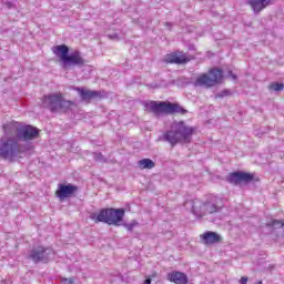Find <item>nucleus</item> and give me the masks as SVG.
Segmentation results:
<instances>
[{
	"instance_id": "nucleus-1",
	"label": "nucleus",
	"mask_w": 284,
	"mask_h": 284,
	"mask_svg": "<svg viewBox=\"0 0 284 284\" xmlns=\"http://www.w3.org/2000/svg\"><path fill=\"white\" fill-rule=\"evenodd\" d=\"M185 205H191L192 214L197 216V219H203L207 214H216V212L223 209L221 199L215 195H209L204 201L199 199L191 200Z\"/></svg>"
},
{
	"instance_id": "nucleus-2",
	"label": "nucleus",
	"mask_w": 284,
	"mask_h": 284,
	"mask_svg": "<svg viewBox=\"0 0 284 284\" xmlns=\"http://www.w3.org/2000/svg\"><path fill=\"white\" fill-rule=\"evenodd\" d=\"M192 134H194V129L185 125V122H173L171 130L162 135V140L168 141V143L174 146L176 143H190L192 141Z\"/></svg>"
},
{
	"instance_id": "nucleus-3",
	"label": "nucleus",
	"mask_w": 284,
	"mask_h": 284,
	"mask_svg": "<svg viewBox=\"0 0 284 284\" xmlns=\"http://www.w3.org/2000/svg\"><path fill=\"white\" fill-rule=\"evenodd\" d=\"M4 135L0 139V159L4 161H14V159H21L23 149L19 144V140L14 134H7L3 129Z\"/></svg>"
},
{
	"instance_id": "nucleus-4",
	"label": "nucleus",
	"mask_w": 284,
	"mask_h": 284,
	"mask_svg": "<svg viewBox=\"0 0 284 284\" xmlns=\"http://www.w3.org/2000/svg\"><path fill=\"white\" fill-rule=\"evenodd\" d=\"M6 134H13L18 141L30 142L39 139V129L32 125H23L17 121H11L2 125Z\"/></svg>"
},
{
	"instance_id": "nucleus-5",
	"label": "nucleus",
	"mask_w": 284,
	"mask_h": 284,
	"mask_svg": "<svg viewBox=\"0 0 284 284\" xmlns=\"http://www.w3.org/2000/svg\"><path fill=\"white\" fill-rule=\"evenodd\" d=\"M53 54L62 61L63 68H72L78 65L79 68L85 65V60L81 57L80 51H74L69 55L70 49L65 44H59L52 48Z\"/></svg>"
},
{
	"instance_id": "nucleus-6",
	"label": "nucleus",
	"mask_w": 284,
	"mask_h": 284,
	"mask_svg": "<svg viewBox=\"0 0 284 284\" xmlns=\"http://www.w3.org/2000/svg\"><path fill=\"white\" fill-rule=\"evenodd\" d=\"M144 108L155 116H161V114H187V110L181 104L172 102L149 101L144 103Z\"/></svg>"
},
{
	"instance_id": "nucleus-7",
	"label": "nucleus",
	"mask_w": 284,
	"mask_h": 284,
	"mask_svg": "<svg viewBox=\"0 0 284 284\" xmlns=\"http://www.w3.org/2000/svg\"><path fill=\"white\" fill-rule=\"evenodd\" d=\"M125 216V209H102L99 213H92L90 219L95 223H106L108 225H121Z\"/></svg>"
},
{
	"instance_id": "nucleus-8",
	"label": "nucleus",
	"mask_w": 284,
	"mask_h": 284,
	"mask_svg": "<svg viewBox=\"0 0 284 284\" xmlns=\"http://www.w3.org/2000/svg\"><path fill=\"white\" fill-rule=\"evenodd\" d=\"M43 108L50 110V112H68L74 102L63 99V93H52L44 95L42 101Z\"/></svg>"
},
{
	"instance_id": "nucleus-9",
	"label": "nucleus",
	"mask_w": 284,
	"mask_h": 284,
	"mask_svg": "<svg viewBox=\"0 0 284 284\" xmlns=\"http://www.w3.org/2000/svg\"><path fill=\"white\" fill-rule=\"evenodd\" d=\"M223 81V71L221 69H211L207 73L200 74L195 80V85L201 88H214Z\"/></svg>"
},
{
	"instance_id": "nucleus-10",
	"label": "nucleus",
	"mask_w": 284,
	"mask_h": 284,
	"mask_svg": "<svg viewBox=\"0 0 284 284\" xmlns=\"http://www.w3.org/2000/svg\"><path fill=\"white\" fill-rule=\"evenodd\" d=\"M50 256H54V250L45 246H37L29 253L33 263H50Z\"/></svg>"
},
{
	"instance_id": "nucleus-11",
	"label": "nucleus",
	"mask_w": 284,
	"mask_h": 284,
	"mask_svg": "<svg viewBox=\"0 0 284 284\" xmlns=\"http://www.w3.org/2000/svg\"><path fill=\"white\" fill-rule=\"evenodd\" d=\"M73 90L78 92L81 101H83L84 103H92V100L94 99H105V97H108V93L105 91H94L88 88L80 87H74Z\"/></svg>"
},
{
	"instance_id": "nucleus-12",
	"label": "nucleus",
	"mask_w": 284,
	"mask_h": 284,
	"mask_svg": "<svg viewBox=\"0 0 284 284\" xmlns=\"http://www.w3.org/2000/svg\"><path fill=\"white\" fill-rule=\"evenodd\" d=\"M227 183H232V185H241V183H252L254 181V174L247 172H233L226 176Z\"/></svg>"
},
{
	"instance_id": "nucleus-13",
	"label": "nucleus",
	"mask_w": 284,
	"mask_h": 284,
	"mask_svg": "<svg viewBox=\"0 0 284 284\" xmlns=\"http://www.w3.org/2000/svg\"><path fill=\"white\" fill-rule=\"evenodd\" d=\"M79 192V186L74 184H58V189L55 191V196L59 199V201H64L65 199H70L74 196Z\"/></svg>"
},
{
	"instance_id": "nucleus-14",
	"label": "nucleus",
	"mask_w": 284,
	"mask_h": 284,
	"mask_svg": "<svg viewBox=\"0 0 284 284\" xmlns=\"http://www.w3.org/2000/svg\"><path fill=\"white\" fill-rule=\"evenodd\" d=\"M194 57L183 53V51H176L168 53L164 57L165 63H175V65H183L184 63H190Z\"/></svg>"
},
{
	"instance_id": "nucleus-15",
	"label": "nucleus",
	"mask_w": 284,
	"mask_h": 284,
	"mask_svg": "<svg viewBox=\"0 0 284 284\" xmlns=\"http://www.w3.org/2000/svg\"><path fill=\"white\" fill-rule=\"evenodd\" d=\"M200 239L203 245H215V243H221V241H223V237H221L219 233L212 231L201 234Z\"/></svg>"
},
{
	"instance_id": "nucleus-16",
	"label": "nucleus",
	"mask_w": 284,
	"mask_h": 284,
	"mask_svg": "<svg viewBox=\"0 0 284 284\" xmlns=\"http://www.w3.org/2000/svg\"><path fill=\"white\" fill-rule=\"evenodd\" d=\"M168 281L175 284H187V275L183 272L173 271L168 273Z\"/></svg>"
},
{
	"instance_id": "nucleus-17",
	"label": "nucleus",
	"mask_w": 284,
	"mask_h": 284,
	"mask_svg": "<svg viewBox=\"0 0 284 284\" xmlns=\"http://www.w3.org/2000/svg\"><path fill=\"white\" fill-rule=\"evenodd\" d=\"M247 3L251 6L254 13L258 14L270 6V0H247Z\"/></svg>"
},
{
	"instance_id": "nucleus-18",
	"label": "nucleus",
	"mask_w": 284,
	"mask_h": 284,
	"mask_svg": "<svg viewBox=\"0 0 284 284\" xmlns=\"http://www.w3.org/2000/svg\"><path fill=\"white\" fill-rule=\"evenodd\" d=\"M139 169L140 170H152L154 168V161L150 159H142L138 162Z\"/></svg>"
},
{
	"instance_id": "nucleus-19",
	"label": "nucleus",
	"mask_w": 284,
	"mask_h": 284,
	"mask_svg": "<svg viewBox=\"0 0 284 284\" xmlns=\"http://www.w3.org/2000/svg\"><path fill=\"white\" fill-rule=\"evenodd\" d=\"M270 90H273L274 92H282L284 90V84L278 82H273L270 84Z\"/></svg>"
},
{
	"instance_id": "nucleus-20",
	"label": "nucleus",
	"mask_w": 284,
	"mask_h": 284,
	"mask_svg": "<svg viewBox=\"0 0 284 284\" xmlns=\"http://www.w3.org/2000/svg\"><path fill=\"white\" fill-rule=\"evenodd\" d=\"M270 227H275L276 230L284 227V223L278 220H273L271 223L267 224Z\"/></svg>"
},
{
	"instance_id": "nucleus-21",
	"label": "nucleus",
	"mask_w": 284,
	"mask_h": 284,
	"mask_svg": "<svg viewBox=\"0 0 284 284\" xmlns=\"http://www.w3.org/2000/svg\"><path fill=\"white\" fill-rule=\"evenodd\" d=\"M136 225H139V222H136V220H133L131 223L124 224V227L128 230V232H132V230H134Z\"/></svg>"
},
{
	"instance_id": "nucleus-22",
	"label": "nucleus",
	"mask_w": 284,
	"mask_h": 284,
	"mask_svg": "<svg viewBox=\"0 0 284 284\" xmlns=\"http://www.w3.org/2000/svg\"><path fill=\"white\" fill-rule=\"evenodd\" d=\"M108 37H109V39H110L111 41H119V34H116V33H114V34H109Z\"/></svg>"
},
{
	"instance_id": "nucleus-23",
	"label": "nucleus",
	"mask_w": 284,
	"mask_h": 284,
	"mask_svg": "<svg viewBox=\"0 0 284 284\" xmlns=\"http://www.w3.org/2000/svg\"><path fill=\"white\" fill-rule=\"evenodd\" d=\"M62 283H65V284H73V283H74V278H73V277H70V278H62Z\"/></svg>"
},
{
	"instance_id": "nucleus-24",
	"label": "nucleus",
	"mask_w": 284,
	"mask_h": 284,
	"mask_svg": "<svg viewBox=\"0 0 284 284\" xmlns=\"http://www.w3.org/2000/svg\"><path fill=\"white\" fill-rule=\"evenodd\" d=\"M240 283L247 284V277H245V276L241 277Z\"/></svg>"
},
{
	"instance_id": "nucleus-25",
	"label": "nucleus",
	"mask_w": 284,
	"mask_h": 284,
	"mask_svg": "<svg viewBox=\"0 0 284 284\" xmlns=\"http://www.w3.org/2000/svg\"><path fill=\"white\" fill-rule=\"evenodd\" d=\"M229 74L233 79V81H236V74L232 73V71H230Z\"/></svg>"
},
{
	"instance_id": "nucleus-26",
	"label": "nucleus",
	"mask_w": 284,
	"mask_h": 284,
	"mask_svg": "<svg viewBox=\"0 0 284 284\" xmlns=\"http://www.w3.org/2000/svg\"><path fill=\"white\" fill-rule=\"evenodd\" d=\"M144 284H152V278H146V280L144 281Z\"/></svg>"
},
{
	"instance_id": "nucleus-27",
	"label": "nucleus",
	"mask_w": 284,
	"mask_h": 284,
	"mask_svg": "<svg viewBox=\"0 0 284 284\" xmlns=\"http://www.w3.org/2000/svg\"><path fill=\"white\" fill-rule=\"evenodd\" d=\"M7 8H12V2H6Z\"/></svg>"
},
{
	"instance_id": "nucleus-28",
	"label": "nucleus",
	"mask_w": 284,
	"mask_h": 284,
	"mask_svg": "<svg viewBox=\"0 0 284 284\" xmlns=\"http://www.w3.org/2000/svg\"><path fill=\"white\" fill-rule=\"evenodd\" d=\"M223 94L227 97L230 94V91H223Z\"/></svg>"
},
{
	"instance_id": "nucleus-29",
	"label": "nucleus",
	"mask_w": 284,
	"mask_h": 284,
	"mask_svg": "<svg viewBox=\"0 0 284 284\" xmlns=\"http://www.w3.org/2000/svg\"><path fill=\"white\" fill-rule=\"evenodd\" d=\"M98 156H100V159H103V154L99 153Z\"/></svg>"
},
{
	"instance_id": "nucleus-30",
	"label": "nucleus",
	"mask_w": 284,
	"mask_h": 284,
	"mask_svg": "<svg viewBox=\"0 0 284 284\" xmlns=\"http://www.w3.org/2000/svg\"><path fill=\"white\" fill-rule=\"evenodd\" d=\"M152 276V278H154V276H156V274H153V275H151Z\"/></svg>"
}]
</instances>
